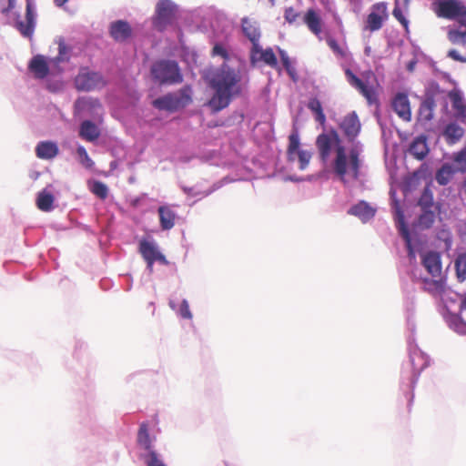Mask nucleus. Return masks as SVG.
Wrapping results in <instances>:
<instances>
[{"instance_id":"a211bd4d","label":"nucleus","mask_w":466,"mask_h":466,"mask_svg":"<svg viewBox=\"0 0 466 466\" xmlns=\"http://www.w3.org/2000/svg\"><path fill=\"white\" fill-rule=\"evenodd\" d=\"M422 265L432 277H438L441 273V256L437 252L426 253L422 257Z\"/></svg>"},{"instance_id":"5701e85b","label":"nucleus","mask_w":466,"mask_h":466,"mask_svg":"<svg viewBox=\"0 0 466 466\" xmlns=\"http://www.w3.org/2000/svg\"><path fill=\"white\" fill-rule=\"evenodd\" d=\"M304 23L311 33L315 35H320L322 31V22L314 9H309L304 15Z\"/></svg>"},{"instance_id":"4be33fe9","label":"nucleus","mask_w":466,"mask_h":466,"mask_svg":"<svg viewBox=\"0 0 466 466\" xmlns=\"http://www.w3.org/2000/svg\"><path fill=\"white\" fill-rule=\"evenodd\" d=\"M464 129L457 123L448 124L443 131V137L449 145H454L464 136Z\"/></svg>"},{"instance_id":"603ef678","label":"nucleus","mask_w":466,"mask_h":466,"mask_svg":"<svg viewBox=\"0 0 466 466\" xmlns=\"http://www.w3.org/2000/svg\"><path fill=\"white\" fill-rule=\"evenodd\" d=\"M420 354L419 352H414V353H412V354H411V356H410V360H411L412 363L414 362V358H415L416 356H420Z\"/></svg>"},{"instance_id":"58836bf2","label":"nucleus","mask_w":466,"mask_h":466,"mask_svg":"<svg viewBox=\"0 0 466 466\" xmlns=\"http://www.w3.org/2000/svg\"><path fill=\"white\" fill-rule=\"evenodd\" d=\"M423 214L420 217V224L424 225L426 228H430L434 221V213L428 209H423Z\"/></svg>"},{"instance_id":"f3484780","label":"nucleus","mask_w":466,"mask_h":466,"mask_svg":"<svg viewBox=\"0 0 466 466\" xmlns=\"http://www.w3.org/2000/svg\"><path fill=\"white\" fill-rule=\"evenodd\" d=\"M35 25V18L32 3L26 0L25 21L17 22V29L25 37H32Z\"/></svg>"},{"instance_id":"20e7f679","label":"nucleus","mask_w":466,"mask_h":466,"mask_svg":"<svg viewBox=\"0 0 466 466\" xmlns=\"http://www.w3.org/2000/svg\"><path fill=\"white\" fill-rule=\"evenodd\" d=\"M153 81L160 86L180 84L183 81L178 63L171 59H160L154 62L150 67Z\"/></svg>"},{"instance_id":"e433bc0d","label":"nucleus","mask_w":466,"mask_h":466,"mask_svg":"<svg viewBox=\"0 0 466 466\" xmlns=\"http://www.w3.org/2000/svg\"><path fill=\"white\" fill-rule=\"evenodd\" d=\"M91 191L101 199L106 198L108 195V188L106 185L101 181H95L91 187Z\"/></svg>"},{"instance_id":"864d4df0","label":"nucleus","mask_w":466,"mask_h":466,"mask_svg":"<svg viewBox=\"0 0 466 466\" xmlns=\"http://www.w3.org/2000/svg\"><path fill=\"white\" fill-rule=\"evenodd\" d=\"M66 0H55V3L57 5H62Z\"/></svg>"},{"instance_id":"f257e3e1","label":"nucleus","mask_w":466,"mask_h":466,"mask_svg":"<svg viewBox=\"0 0 466 466\" xmlns=\"http://www.w3.org/2000/svg\"><path fill=\"white\" fill-rule=\"evenodd\" d=\"M316 147L323 163L329 161L333 151L330 168L340 182L346 184L348 177L353 180L360 178L362 160L361 148L359 144L347 150L342 145L338 132L332 129L317 137Z\"/></svg>"},{"instance_id":"b1692460","label":"nucleus","mask_w":466,"mask_h":466,"mask_svg":"<svg viewBox=\"0 0 466 466\" xmlns=\"http://www.w3.org/2000/svg\"><path fill=\"white\" fill-rule=\"evenodd\" d=\"M79 136L86 141L93 142L99 137L100 131L93 122L85 120L80 125Z\"/></svg>"},{"instance_id":"c85d7f7f","label":"nucleus","mask_w":466,"mask_h":466,"mask_svg":"<svg viewBox=\"0 0 466 466\" xmlns=\"http://www.w3.org/2000/svg\"><path fill=\"white\" fill-rule=\"evenodd\" d=\"M55 198L46 190H42L38 193L36 198V207L44 212H48L53 208Z\"/></svg>"},{"instance_id":"9d476101","label":"nucleus","mask_w":466,"mask_h":466,"mask_svg":"<svg viewBox=\"0 0 466 466\" xmlns=\"http://www.w3.org/2000/svg\"><path fill=\"white\" fill-rule=\"evenodd\" d=\"M299 136L297 130L293 131L289 136V146L287 149V156L289 161H295L296 157L298 156L299 162V168L301 170L305 169L311 158V153L307 150L299 149Z\"/></svg>"},{"instance_id":"9b49d317","label":"nucleus","mask_w":466,"mask_h":466,"mask_svg":"<svg viewBox=\"0 0 466 466\" xmlns=\"http://www.w3.org/2000/svg\"><path fill=\"white\" fill-rule=\"evenodd\" d=\"M138 250L144 260L147 262V268L149 270V272L153 271V266L156 261L163 265L168 264L167 259L158 250L157 247L154 242L142 239L139 242Z\"/></svg>"},{"instance_id":"7ed1b4c3","label":"nucleus","mask_w":466,"mask_h":466,"mask_svg":"<svg viewBox=\"0 0 466 466\" xmlns=\"http://www.w3.org/2000/svg\"><path fill=\"white\" fill-rule=\"evenodd\" d=\"M432 10L440 18L455 21L458 27L447 32L449 42L454 46H466V5L462 0H436Z\"/></svg>"},{"instance_id":"f8f14e48","label":"nucleus","mask_w":466,"mask_h":466,"mask_svg":"<svg viewBox=\"0 0 466 466\" xmlns=\"http://www.w3.org/2000/svg\"><path fill=\"white\" fill-rule=\"evenodd\" d=\"M339 127L349 142H354L361 129V124L355 111L346 115Z\"/></svg>"},{"instance_id":"a19ab883","label":"nucleus","mask_w":466,"mask_h":466,"mask_svg":"<svg viewBox=\"0 0 466 466\" xmlns=\"http://www.w3.org/2000/svg\"><path fill=\"white\" fill-rule=\"evenodd\" d=\"M146 462L147 466H166L155 451H150V453L147 456Z\"/></svg>"},{"instance_id":"6e6d98bb","label":"nucleus","mask_w":466,"mask_h":466,"mask_svg":"<svg viewBox=\"0 0 466 466\" xmlns=\"http://www.w3.org/2000/svg\"><path fill=\"white\" fill-rule=\"evenodd\" d=\"M425 367V364H422L420 369H423Z\"/></svg>"},{"instance_id":"c9c22d12","label":"nucleus","mask_w":466,"mask_h":466,"mask_svg":"<svg viewBox=\"0 0 466 466\" xmlns=\"http://www.w3.org/2000/svg\"><path fill=\"white\" fill-rule=\"evenodd\" d=\"M279 56L281 58L282 65L285 67L287 73L290 76V77L293 80H296V72H295L294 67L291 65V61H290L289 56L287 55V53L284 50H281V49H279Z\"/></svg>"},{"instance_id":"4c0bfd02","label":"nucleus","mask_w":466,"mask_h":466,"mask_svg":"<svg viewBox=\"0 0 466 466\" xmlns=\"http://www.w3.org/2000/svg\"><path fill=\"white\" fill-rule=\"evenodd\" d=\"M80 163L86 168H91L94 166L93 160L89 157L86 148L79 146L76 149Z\"/></svg>"},{"instance_id":"a878e982","label":"nucleus","mask_w":466,"mask_h":466,"mask_svg":"<svg viewBox=\"0 0 466 466\" xmlns=\"http://www.w3.org/2000/svg\"><path fill=\"white\" fill-rule=\"evenodd\" d=\"M37 157L51 159L58 154L57 146L50 141L40 142L35 148Z\"/></svg>"},{"instance_id":"2f4dec72","label":"nucleus","mask_w":466,"mask_h":466,"mask_svg":"<svg viewBox=\"0 0 466 466\" xmlns=\"http://www.w3.org/2000/svg\"><path fill=\"white\" fill-rule=\"evenodd\" d=\"M453 170L448 164L443 165L436 173L435 178L439 185L446 186L451 179Z\"/></svg>"},{"instance_id":"393cba45","label":"nucleus","mask_w":466,"mask_h":466,"mask_svg":"<svg viewBox=\"0 0 466 466\" xmlns=\"http://www.w3.org/2000/svg\"><path fill=\"white\" fill-rule=\"evenodd\" d=\"M58 46V55L49 59L51 66H57L60 63L68 62L71 55V47L67 46L64 38L59 37L56 41Z\"/></svg>"},{"instance_id":"49530a36","label":"nucleus","mask_w":466,"mask_h":466,"mask_svg":"<svg viewBox=\"0 0 466 466\" xmlns=\"http://www.w3.org/2000/svg\"><path fill=\"white\" fill-rule=\"evenodd\" d=\"M284 17L289 24H292L299 17V13L293 7H288L285 9Z\"/></svg>"},{"instance_id":"4d7b16f0","label":"nucleus","mask_w":466,"mask_h":466,"mask_svg":"<svg viewBox=\"0 0 466 466\" xmlns=\"http://www.w3.org/2000/svg\"><path fill=\"white\" fill-rule=\"evenodd\" d=\"M271 1V4L274 5V0H270Z\"/></svg>"},{"instance_id":"a18cd8bd","label":"nucleus","mask_w":466,"mask_h":466,"mask_svg":"<svg viewBox=\"0 0 466 466\" xmlns=\"http://www.w3.org/2000/svg\"><path fill=\"white\" fill-rule=\"evenodd\" d=\"M213 56H219L225 60L228 59L229 56L227 49L220 44H216L212 49Z\"/></svg>"},{"instance_id":"5fc2aeb1","label":"nucleus","mask_w":466,"mask_h":466,"mask_svg":"<svg viewBox=\"0 0 466 466\" xmlns=\"http://www.w3.org/2000/svg\"><path fill=\"white\" fill-rule=\"evenodd\" d=\"M461 307V309H466V297L462 299Z\"/></svg>"},{"instance_id":"6e6552de","label":"nucleus","mask_w":466,"mask_h":466,"mask_svg":"<svg viewBox=\"0 0 466 466\" xmlns=\"http://www.w3.org/2000/svg\"><path fill=\"white\" fill-rule=\"evenodd\" d=\"M105 85L103 76L98 72L90 71L87 67L81 68L75 78L76 88L79 91H91Z\"/></svg>"},{"instance_id":"09e8293b","label":"nucleus","mask_w":466,"mask_h":466,"mask_svg":"<svg viewBox=\"0 0 466 466\" xmlns=\"http://www.w3.org/2000/svg\"><path fill=\"white\" fill-rule=\"evenodd\" d=\"M454 160L458 163L466 162V149L463 148L461 151H459L455 155Z\"/></svg>"},{"instance_id":"423d86ee","label":"nucleus","mask_w":466,"mask_h":466,"mask_svg":"<svg viewBox=\"0 0 466 466\" xmlns=\"http://www.w3.org/2000/svg\"><path fill=\"white\" fill-rule=\"evenodd\" d=\"M345 76L349 84L354 87L366 100L370 106L379 105V95L377 88L357 76L350 68L345 70Z\"/></svg>"},{"instance_id":"473e14b6","label":"nucleus","mask_w":466,"mask_h":466,"mask_svg":"<svg viewBox=\"0 0 466 466\" xmlns=\"http://www.w3.org/2000/svg\"><path fill=\"white\" fill-rule=\"evenodd\" d=\"M418 204L422 209H429L433 206V193L429 186L424 187Z\"/></svg>"},{"instance_id":"cd10ccee","label":"nucleus","mask_w":466,"mask_h":466,"mask_svg":"<svg viewBox=\"0 0 466 466\" xmlns=\"http://www.w3.org/2000/svg\"><path fill=\"white\" fill-rule=\"evenodd\" d=\"M252 58L254 55L259 54V59L263 61L266 65L269 66L272 68H278V59L277 56L271 47H268L266 49H262L258 45V48L251 49Z\"/></svg>"},{"instance_id":"6ab92c4d","label":"nucleus","mask_w":466,"mask_h":466,"mask_svg":"<svg viewBox=\"0 0 466 466\" xmlns=\"http://www.w3.org/2000/svg\"><path fill=\"white\" fill-rule=\"evenodd\" d=\"M348 213L358 217L363 222H367L375 216L376 209L366 201L361 200L353 205Z\"/></svg>"},{"instance_id":"37998d69","label":"nucleus","mask_w":466,"mask_h":466,"mask_svg":"<svg viewBox=\"0 0 466 466\" xmlns=\"http://www.w3.org/2000/svg\"><path fill=\"white\" fill-rule=\"evenodd\" d=\"M392 15L404 26L405 29H408L409 21L406 19L399 6H396L393 9Z\"/></svg>"},{"instance_id":"0eeeda50","label":"nucleus","mask_w":466,"mask_h":466,"mask_svg":"<svg viewBox=\"0 0 466 466\" xmlns=\"http://www.w3.org/2000/svg\"><path fill=\"white\" fill-rule=\"evenodd\" d=\"M177 13V6L171 0H159L156 5V13L153 17L154 26L162 31L172 24Z\"/></svg>"},{"instance_id":"2eb2a0df","label":"nucleus","mask_w":466,"mask_h":466,"mask_svg":"<svg viewBox=\"0 0 466 466\" xmlns=\"http://www.w3.org/2000/svg\"><path fill=\"white\" fill-rule=\"evenodd\" d=\"M109 35L116 42H124L132 35L130 25L124 20L112 22L109 26Z\"/></svg>"},{"instance_id":"ddd939ff","label":"nucleus","mask_w":466,"mask_h":466,"mask_svg":"<svg viewBox=\"0 0 466 466\" xmlns=\"http://www.w3.org/2000/svg\"><path fill=\"white\" fill-rule=\"evenodd\" d=\"M451 107L454 110V116L461 123L466 125V99L462 92L457 88H453L448 93Z\"/></svg>"},{"instance_id":"bb28decb","label":"nucleus","mask_w":466,"mask_h":466,"mask_svg":"<svg viewBox=\"0 0 466 466\" xmlns=\"http://www.w3.org/2000/svg\"><path fill=\"white\" fill-rule=\"evenodd\" d=\"M158 215L161 228L164 230H168L172 228L175 225L176 214L175 212L167 206H162L158 208Z\"/></svg>"},{"instance_id":"412c9836","label":"nucleus","mask_w":466,"mask_h":466,"mask_svg":"<svg viewBox=\"0 0 466 466\" xmlns=\"http://www.w3.org/2000/svg\"><path fill=\"white\" fill-rule=\"evenodd\" d=\"M409 152L415 158L422 160L429 153L426 137L424 136L416 137L410 145Z\"/></svg>"},{"instance_id":"ea45409f","label":"nucleus","mask_w":466,"mask_h":466,"mask_svg":"<svg viewBox=\"0 0 466 466\" xmlns=\"http://www.w3.org/2000/svg\"><path fill=\"white\" fill-rule=\"evenodd\" d=\"M327 44L328 46H329V48L339 56L340 57H345L346 56V52L344 51V49L342 47L339 46V45L338 44V42L334 39V38H328L327 39Z\"/></svg>"},{"instance_id":"79ce46f5","label":"nucleus","mask_w":466,"mask_h":466,"mask_svg":"<svg viewBox=\"0 0 466 466\" xmlns=\"http://www.w3.org/2000/svg\"><path fill=\"white\" fill-rule=\"evenodd\" d=\"M76 106H79V107H86V106L100 107L101 106V105L97 99H92V98L78 99L76 101Z\"/></svg>"},{"instance_id":"f704fd0d","label":"nucleus","mask_w":466,"mask_h":466,"mask_svg":"<svg viewBox=\"0 0 466 466\" xmlns=\"http://www.w3.org/2000/svg\"><path fill=\"white\" fill-rule=\"evenodd\" d=\"M395 213H396L398 224L400 225V231L402 237L406 239V241L408 243H410L409 230H408V228L405 226L404 215H403V212H402V210L400 209V207H396Z\"/></svg>"},{"instance_id":"dca6fc26","label":"nucleus","mask_w":466,"mask_h":466,"mask_svg":"<svg viewBox=\"0 0 466 466\" xmlns=\"http://www.w3.org/2000/svg\"><path fill=\"white\" fill-rule=\"evenodd\" d=\"M241 28L243 34L252 43V48H258L261 33L257 23L255 21H252L248 17H244L241 19Z\"/></svg>"},{"instance_id":"7c9ffc66","label":"nucleus","mask_w":466,"mask_h":466,"mask_svg":"<svg viewBox=\"0 0 466 466\" xmlns=\"http://www.w3.org/2000/svg\"><path fill=\"white\" fill-rule=\"evenodd\" d=\"M308 108L315 115V120L323 125L326 122V116L323 112L320 101L316 98H310L308 103Z\"/></svg>"},{"instance_id":"f03ea898","label":"nucleus","mask_w":466,"mask_h":466,"mask_svg":"<svg viewBox=\"0 0 466 466\" xmlns=\"http://www.w3.org/2000/svg\"><path fill=\"white\" fill-rule=\"evenodd\" d=\"M240 79L239 74L226 63L217 69L210 81V86L215 89V94L208 102L212 110L218 112L229 105L232 96L240 92L238 86Z\"/></svg>"},{"instance_id":"39448f33","label":"nucleus","mask_w":466,"mask_h":466,"mask_svg":"<svg viewBox=\"0 0 466 466\" xmlns=\"http://www.w3.org/2000/svg\"><path fill=\"white\" fill-rule=\"evenodd\" d=\"M192 102L191 88L183 86L177 92L167 93L153 101V106L159 110L175 112L186 107Z\"/></svg>"},{"instance_id":"c756f323","label":"nucleus","mask_w":466,"mask_h":466,"mask_svg":"<svg viewBox=\"0 0 466 466\" xmlns=\"http://www.w3.org/2000/svg\"><path fill=\"white\" fill-rule=\"evenodd\" d=\"M137 442L143 449L148 451V454L150 453V451H153L147 422H142L140 424L137 433Z\"/></svg>"},{"instance_id":"72a5a7b5","label":"nucleus","mask_w":466,"mask_h":466,"mask_svg":"<svg viewBox=\"0 0 466 466\" xmlns=\"http://www.w3.org/2000/svg\"><path fill=\"white\" fill-rule=\"evenodd\" d=\"M456 276L460 282L466 280V255H460L455 260Z\"/></svg>"},{"instance_id":"3c124183","label":"nucleus","mask_w":466,"mask_h":466,"mask_svg":"<svg viewBox=\"0 0 466 466\" xmlns=\"http://www.w3.org/2000/svg\"><path fill=\"white\" fill-rule=\"evenodd\" d=\"M436 289H439L441 288V283L440 281L434 280L431 283Z\"/></svg>"},{"instance_id":"4468645a","label":"nucleus","mask_w":466,"mask_h":466,"mask_svg":"<svg viewBox=\"0 0 466 466\" xmlns=\"http://www.w3.org/2000/svg\"><path fill=\"white\" fill-rule=\"evenodd\" d=\"M394 112L404 121H410L411 111L408 96L404 93H398L391 103Z\"/></svg>"},{"instance_id":"c03bdc74","label":"nucleus","mask_w":466,"mask_h":466,"mask_svg":"<svg viewBox=\"0 0 466 466\" xmlns=\"http://www.w3.org/2000/svg\"><path fill=\"white\" fill-rule=\"evenodd\" d=\"M179 314L182 318L190 319H192V314L189 309L188 302L186 299H183L180 307H179Z\"/></svg>"},{"instance_id":"1a4fd4ad","label":"nucleus","mask_w":466,"mask_h":466,"mask_svg":"<svg viewBox=\"0 0 466 466\" xmlns=\"http://www.w3.org/2000/svg\"><path fill=\"white\" fill-rule=\"evenodd\" d=\"M389 18L388 5L379 2L370 6L365 20L364 29L370 32L379 31Z\"/></svg>"},{"instance_id":"8fccbe9b","label":"nucleus","mask_w":466,"mask_h":466,"mask_svg":"<svg viewBox=\"0 0 466 466\" xmlns=\"http://www.w3.org/2000/svg\"><path fill=\"white\" fill-rule=\"evenodd\" d=\"M15 0H8V5L2 8L1 12L3 14H8L15 7Z\"/></svg>"},{"instance_id":"de8ad7c7","label":"nucleus","mask_w":466,"mask_h":466,"mask_svg":"<svg viewBox=\"0 0 466 466\" xmlns=\"http://www.w3.org/2000/svg\"><path fill=\"white\" fill-rule=\"evenodd\" d=\"M447 56L454 61L461 62V63H466V56H462L461 55H460L456 49L449 50Z\"/></svg>"},{"instance_id":"aec40b11","label":"nucleus","mask_w":466,"mask_h":466,"mask_svg":"<svg viewBox=\"0 0 466 466\" xmlns=\"http://www.w3.org/2000/svg\"><path fill=\"white\" fill-rule=\"evenodd\" d=\"M49 65L51 64L46 60L44 56L37 55L31 59L28 67L36 78L43 79L49 73Z\"/></svg>"}]
</instances>
